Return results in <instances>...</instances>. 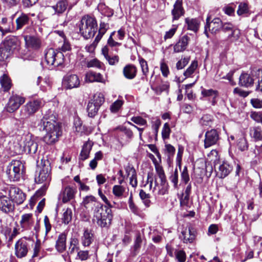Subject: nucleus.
<instances>
[{"mask_svg":"<svg viewBox=\"0 0 262 262\" xmlns=\"http://www.w3.org/2000/svg\"><path fill=\"white\" fill-rule=\"evenodd\" d=\"M73 213L70 208H67L63 213L61 221L62 223L68 225L71 221L72 219Z\"/></svg>","mask_w":262,"mask_h":262,"instance_id":"c03bdc74","label":"nucleus"},{"mask_svg":"<svg viewBox=\"0 0 262 262\" xmlns=\"http://www.w3.org/2000/svg\"><path fill=\"white\" fill-rule=\"evenodd\" d=\"M92 144L91 142H86L82 146V150L79 156V159L84 161L89 157L90 152L92 149Z\"/></svg>","mask_w":262,"mask_h":262,"instance_id":"e433bc0d","label":"nucleus"},{"mask_svg":"<svg viewBox=\"0 0 262 262\" xmlns=\"http://www.w3.org/2000/svg\"><path fill=\"white\" fill-rule=\"evenodd\" d=\"M34 219L32 213H26L21 215L19 222L21 228L28 230L31 229L34 224Z\"/></svg>","mask_w":262,"mask_h":262,"instance_id":"393cba45","label":"nucleus"},{"mask_svg":"<svg viewBox=\"0 0 262 262\" xmlns=\"http://www.w3.org/2000/svg\"><path fill=\"white\" fill-rule=\"evenodd\" d=\"M96 202L95 197L93 195H88L83 198L82 204L85 208H88L92 205L95 207L97 205Z\"/></svg>","mask_w":262,"mask_h":262,"instance_id":"a18cd8bd","label":"nucleus"},{"mask_svg":"<svg viewBox=\"0 0 262 262\" xmlns=\"http://www.w3.org/2000/svg\"><path fill=\"white\" fill-rule=\"evenodd\" d=\"M189 57H184L177 62L176 67L178 70H181L184 68L189 62Z\"/></svg>","mask_w":262,"mask_h":262,"instance_id":"0e129e2a","label":"nucleus"},{"mask_svg":"<svg viewBox=\"0 0 262 262\" xmlns=\"http://www.w3.org/2000/svg\"><path fill=\"white\" fill-rule=\"evenodd\" d=\"M221 29L224 32L229 33L228 38L229 39H237L240 35L239 30L234 29L232 24L229 23H222Z\"/></svg>","mask_w":262,"mask_h":262,"instance_id":"4be33fe9","label":"nucleus"},{"mask_svg":"<svg viewBox=\"0 0 262 262\" xmlns=\"http://www.w3.org/2000/svg\"><path fill=\"white\" fill-rule=\"evenodd\" d=\"M160 188H158V194L160 195H164L168 193V184L167 180L160 181L159 183Z\"/></svg>","mask_w":262,"mask_h":262,"instance_id":"3c124183","label":"nucleus"},{"mask_svg":"<svg viewBox=\"0 0 262 262\" xmlns=\"http://www.w3.org/2000/svg\"><path fill=\"white\" fill-rule=\"evenodd\" d=\"M15 30V27L13 21H8V19L6 17H3L0 20V31L2 32L3 36L5 35L7 33H11Z\"/></svg>","mask_w":262,"mask_h":262,"instance_id":"b1692460","label":"nucleus"},{"mask_svg":"<svg viewBox=\"0 0 262 262\" xmlns=\"http://www.w3.org/2000/svg\"><path fill=\"white\" fill-rule=\"evenodd\" d=\"M98 9L102 15L107 17H111L114 14L113 10L103 4H99L98 6Z\"/></svg>","mask_w":262,"mask_h":262,"instance_id":"79ce46f5","label":"nucleus"},{"mask_svg":"<svg viewBox=\"0 0 262 262\" xmlns=\"http://www.w3.org/2000/svg\"><path fill=\"white\" fill-rule=\"evenodd\" d=\"M30 17L28 14L21 13L16 19V27L15 30H18L22 29L25 25L29 24Z\"/></svg>","mask_w":262,"mask_h":262,"instance_id":"473e14b6","label":"nucleus"},{"mask_svg":"<svg viewBox=\"0 0 262 262\" xmlns=\"http://www.w3.org/2000/svg\"><path fill=\"white\" fill-rule=\"evenodd\" d=\"M237 147L238 149L242 151L248 150V144L245 137H242L238 140L237 142Z\"/></svg>","mask_w":262,"mask_h":262,"instance_id":"09e8293b","label":"nucleus"},{"mask_svg":"<svg viewBox=\"0 0 262 262\" xmlns=\"http://www.w3.org/2000/svg\"><path fill=\"white\" fill-rule=\"evenodd\" d=\"M25 151L30 155L35 154L38 149V143L31 135L28 134L23 138Z\"/></svg>","mask_w":262,"mask_h":262,"instance_id":"ddd939ff","label":"nucleus"},{"mask_svg":"<svg viewBox=\"0 0 262 262\" xmlns=\"http://www.w3.org/2000/svg\"><path fill=\"white\" fill-rule=\"evenodd\" d=\"M86 79L90 82H104L103 76L100 74L95 72H90L86 74Z\"/></svg>","mask_w":262,"mask_h":262,"instance_id":"ea45409f","label":"nucleus"},{"mask_svg":"<svg viewBox=\"0 0 262 262\" xmlns=\"http://www.w3.org/2000/svg\"><path fill=\"white\" fill-rule=\"evenodd\" d=\"M24 37L28 47L34 49H38L40 47L41 41L39 38L29 35H25Z\"/></svg>","mask_w":262,"mask_h":262,"instance_id":"2f4dec72","label":"nucleus"},{"mask_svg":"<svg viewBox=\"0 0 262 262\" xmlns=\"http://www.w3.org/2000/svg\"><path fill=\"white\" fill-rule=\"evenodd\" d=\"M210 115L206 114L203 116L200 120V123L202 126H211L212 119Z\"/></svg>","mask_w":262,"mask_h":262,"instance_id":"8fccbe9b","label":"nucleus"},{"mask_svg":"<svg viewBox=\"0 0 262 262\" xmlns=\"http://www.w3.org/2000/svg\"><path fill=\"white\" fill-rule=\"evenodd\" d=\"M251 118L257 123L262 124V113L260 112H253L251 113Z\"/></svg>","mask_w":262,"mask_h":262,"instance_id":"e2e57ef3","label":"nucleus"},{"mask_svg":"<svg viewBox=\"0 0 262 262\" xmlns=\"http://www.w3.org/2000/svg\"><path fill=\"white\" fill-rule=\"evenodd\" d=\"M104 102V98L102 93H97L94 94L87 105L86 111L89 117L94 118L97 114L100 107Z\"/></svg>","mask_w":262,"mask_h":262,"instance_id":"0eeeda50","label":"nucleus"},{"mask_svg":"<svg viewBox=\"0 0 262 262\" xmlns=\"http://www.w3.org/2000/svg\"><path fill=\"white\" fill-rule=\"evenodd\" d=\"M185 14V10L183 7L182 0H177L173 5V8L171 11L172 21L178 20L180 17Z\"/></svg>","mask_w":262,"mask_h":262,"instance_id":"5701e85b","label":"nucleus"},{"mask_svg":"<svg viewBox=\"0 0 262 262\" xmlns=\"http://www.w3.org/2000/svg\"><path fill=\"white\" fill-rule=\"evenodd\" d=\"M52 118V115L46 114L38 124L39 129L46 133L43 141L48 144L57 142L62 134L60 126Z\"/></svg>","mask_w":262,"mask_h":262,"instance_id":"f257e3e1","label":"nucleus"},{"mask_svg":"<svg viewBox=\"0 0 262 262\" xmlns=\"http://www.w3.org/2000/svg\"><path fill=\"white\" fill-rule=\"evenodd\" d=\"M131 121L139 125H147V121L140 116L133 117Z\"/></svg>","mask_w":262,"mask_h":262,"instance_id":"69168bd1","label":"nucleus"},{"mask_svg":"<svg viewBox=\"0 0 262 262\" xmlns=\"http://www.w3.org/2000/svg\"><path fill=\"white\" fill-rule=\"evenodd\" d=\"M76 192V187L67 186L62 189L59 197L63 203H66L74 199Z\"/></svg>","mask_w":262,"mask_h":262,"instance_id":"6ab92c4d","label":"nucleus"},{"mask_svg":"<svg viewBox=\"0 0 262 262\" xmlns=\"http://www.w3.org/2000/svg\"><path fill=\"white\" fill-rule=\"evenodd\" d=\"M79 239L76 237H71L70 239L69 246L68 250L67 255H62V257L65 260L69 258V255H72L75 252H78L79 251Z\"/></svg>","mask_w":262,"mask_h":262,"instance_id":"a878e982","label":"nucleus"},{"mask_svg":"<svg viewBox=\"0 0 262 262\" xmlns=\"http://www.w3.org/2000/svg\"><path fill=\"white\" fill-rule=\"evenodd\" d=\"M204 147L207 148L217 143L219 140V134L215 129H211L206 132L205 135Z\"/></svg>","mask_w":262,"mask_h":262,"instance_id":"f3484780","label":"nucleus"},{"mask_svg":"<svg viewBox=\"0 0 262 262\" xmlns=\"http://www.w3.org/2000/svg\"><path fill=\"white\" fill-rule=\"evenodd\" d=\"M80 34L85 38L93 37L97 31V23L95 18L89 15L83 16L79 25Z\"/></svg>","mask_w":262,"mask_h":262,"instance_id":"7ed1b4c3","label":"nucleus"},{"mask_svg":"<svg viewBox=\"0 0 262 262\" xmlns=\"http://www.w3.org/2000/svg\"><path fill=\"white\" fill-rule=\"evenodd\" d=\"M39 171H36L35 182L37 183H49L51 180V166L47 162V164H44L41 167L38 168Z\"/></svg>","mask_w":262,"mask_h":262,"instance_id":"1a4fd4ad","label":"nucleus"},{"mask_svg":"<svg viewBox=\"0 0 262 262\" xmlns=\"http://www.w3.org/2000/svg\"><path fill=\"white\" fill-rule=\"evenodd\" d=\"M112 208L97 203L94 209L93 221L101 228H108L112 224L113 214Z\"/></svg>","mask_w":262,"mask_h":262,"instance_id":"f03ea898","label":"nucleus"},{"mask_svg":"<svg viewBox=\"0 0 262 262\" xmlns=\"http://www.w3.org/2000/svg\"><path fill=\"white\" fill-rule=\"evenodd\" d=\"M107 25L105 23H101L100 24L99 29L98 31V34L95 38L96 43H98L100 40L103 35L107 31Z\"/></svg>","mask_w":262,"mask_h":262,"instance_id":"37998d69","label":"nucleus"},{"mask_svg":"<svg viewBox=\"0 0 262 262\" xmlns=\"http://www.w3.org/2000/svg\"><path fill=\"white\" fill-rule=\"evenodd\" d=\"M20 45V41L15 36H7L2 44L11 54L15 51H17L19 50Z\"/></svg>","mask_w":262,"mask_h":262,"instance_id":"dca6fc26","label":"nucleus"},{"mask_svg":"<svg viewBox=\"0 0 262 262\" xmlns=\"http://www.w3.org/2000/svg\"><path fill=\"white\" fill-rule=\"evenodd\" d=\"M25 102V99L18 95L11 96L5 106L6 111L9 113H13Z\"/></svg>","mask_w":262,"mask_h":262,"instance_id":"4468645a","label":"nucleus"},{"mask_svg":"<svg viewBox=\"0 0 262 262\" xmlns=\"http://www.w3.org/2000/svg\"><path fill=\"white\" fill-rule=\"evenodd\" d=\"M262 71L259 69L252 71L251 74L243 72L239 77L238 84L242 87L251 88L256 80L260 79Z\"/></svg>","mask_w":262,"mask_h":262,"instance_id":"423d86ee","label":"nucleus"},{"mask_svg":"<svg viewBox=\"0 0 262 262\" xmlns=\"http://www.w3.org/2000/svg\"><path fill=\"white\" fill-rule=\"evenodd\" d=\"M222 23V21L220 18H214L213 20L210 21V16L207 17L204 31V33L206 34V36L208 37L207 33L208 29L212 34H215L219 32L221 30Z\"/></svg>","mask_w":262,"mask_h":262,"instance_id":"2eb2a0df","label":"nucleus"},{"mask_svg":"<svg viewBox=\"0 0 262 262\" xmlns=\"http://www.w3.org/2000/svg\"><path fill=\"white\" fill-rule=\"evenodd\" d=\"M139 61L140 64L143 74L146 76L148 73V67L147 61L143 58L139 57Z\"/></svg>","mask_w":262,"mask_h":262,"instance_id":"5fc2aeb1","label":"nucleus"},{"mask_svg":"<svg viewBox=\"0 0 262 262\" xmlns=\"http://www.w3.org/2000/svg\"><path fill=\"white\" fill-rule=\"evenodd\" d=\"M94 236L92 231L88 229H85L80 237L81 244L84 247H89L94 241Z\"/></svg>","mask_w":262,"mask_h":262,"instance_id":"c756f323","label":"nucleus"},{"mask_svg":"<svg viewBox=\"0 0 262 262\" xmlns=\"http://www.w3.org/2000/svg\"><path fill=\"white\" fill-rule=\"evenodd\" d=\"M250 135L255 141L262 140V129L259 126H255L250 129Z\"/></svg>","mask_w":262,"mask_h":262,"instance_id":"4c0bfd02","label":"nucleus"},{"mask_svg":"<svg viewBox=\"0 0 262 262\" xmlns=\"http://www.w3.org/2000/svg\"><path fill=\"white\" fill-rule=\"evenodd\" d=\"M198 61L196 60L193 61L190 66L187 69L184 73V75L186 77H189L194 72L198 67Z\"/></svg>","mask_w":262,"mask_h":262,"instance_id":"de8ad7c7","label":"nucleus"},{"mask_svg":"<svg viewBox=\"0 0 262 262\" xmlns=\"http://www.w3.org/2000/svg\"><path fill=\"white\" fill-rule=\"evenodd\" d=\"M196 236V230L191 226L183 228L179 235L180 239L184 243H192Z\"/></svg>","mask_w":262,"mask_h":262,"instance_id":"f8f14e48","label":"nucleus"},{"mask_svg":"<svg viewBox=\"0 0 262 262\" xmlns=\"http://www.w3.org/2000/svg\"><path fill=\"white\" fill-rule=\"evenodd\" d=\"M102 54L110 65L113 66L117 64L119 60L118 55L111 56L108 54V48L107 46L104 47L101 50Z\"/></svg>","mask_w":262,"mask_h":262,"instance_id":"f704fd0d","label":"nucleus"},{"mask_svg":"<svg viewBox=\"0 0 262 262\" xmlns=\"http://www.w3.org/2000/svg\"><path fill=\"white\" fill-rule=\"evenodd\" d=\"M125 191V188L123 186L120 185H114L112 189L113 194L119 199L123 198Z\"/></svg>","mask_w":262,"mask_h":262,"instance_id":"a19ab883","label":"nucleus"},{"mask_svg":"<svg viewBox=\"0 0 262 262\" xmlns=\"http://www.w3.org/2000/svg\"><path fill=\"white\" fill-rule=\"evenodd\" d=\"M103 66V63L97 59H92L88 61L87 63V67L88 68L93 67L97 68L98 69H102Z\"/></svg>","mask_w":262,"mask_h":262,"instance_id":"4d7b16f0","label":"nucleus"},{"mask_svg":"<svg viewBox=\"0 0 262 262\" xmlns=\"http://www.w3.org/2000/svg\"><path fill=\"white\" fill-rule=\"evenodd\" d=\"M74 130L78 133H82L84 131L81 121L79 119H76L74 122Z\"/></svg>","mask_w":262,"mask_h":262,"instance_id":"bf43d9fd","label":"nucleus"},{"mask_svg":"<svg viewBox=\"0 0 262 262\" xmlns=\"http://www.w3.org/2000/svg\"><path fill=\"white\" fill-rule=\"evenodd\" d=\"M189 40V37L187 35H184L180 37L173 46L174 52L179 53L185 51L188 45Z\"/></svg>","mask_w":262,"mask_h":262,"instance_id":"cd10ccee","label":"nucleus"},{"mask_svg":"<svg viewBox=\"0 0 262 262\" xmlns=\"http://www.w3.org/2000/svg\"><path fill=\"white\" fill-rule=\"evenodd\" d=\"M0 83L1 84L2 88L3 89L4 91H8L11 87V81L10 78L7 74H3L2 76L0 77Z\"/></svg>","mask_w":262,"mask_h":262,"instance_id":"58836bf2","label":"nucleus"},{"mask_svg":"<svg viewBox=\"0 0 262 262\" xmlns=\"http://www.w3.org/2000/svg\"><path fill=\"white\" fill-rule=\"evenodd\" d=\"M24 171V165L20 160H13L6 168V174L11 181H18Z\"/></svg>","mask_w":262,"mask_h":262,"instance_id":"20e7f679","label":"nucleus"},{"mask_svg":"<svg viewBox=\"0 0 262 262\" xmlns=\"http://www.w3.org/2000/svg\"><path fill=\"white\" fill-rule=\"evenodd\" d=\"M42 105L40 100L36 99L28 102L20 110L22 119L27 118L33 116Z\"/></svg>","mask_w":262,"mask_h":262,"instance_id":"6e6552de","label":"nucleus"},{"mask_svg":"<svg viewBox=\"0 0 262 262\" xmlns=\"http://www.w3.org/2000/svg\"><path fill=\"white\" fill-rule=\"evenodd\" d=\"M28 242H31V240L30 238L23 237L15 243V254L17 258H23L27 255L29 249Z\"/></svg>","mask_w":262,"mask_h":262,"instance_id":"9d476101","label":"nucleus"},{"mask_svg":"<svg viewBox=\"0 0 262 262\" xmlns=\"http://www.w3.org/2000/svg\"><path fill=\"white\" fill-rule=\"evenodd\" d=\"M169 88V85L167 82H165L164 83H162L154 88H152V89L155 91V92L158 94H160L162 92L164 91H167L168 90Z\"/></svg>","mask_w":262,"mask_h":262,"instance_id":"864d4df0","label":"nucleus"},{"mask_svg":"<svg viewBox=\"0 0 262 262\" xmlns=\"http://www.w3.org/2000/svg\"><path fill=\"white\" fill-rule=\"evenodd\" d=\"M11 55V53L8 52L4 46L1 45L0 47V61H4L7 59Z\"/></svg>","mask_w":262,"mask_h":262,"instance_id":"13d9d810","label":"nucleus"},{"mask_svg":"<svg viewBox=\"0 0 262 262\" xmlns=\"http://www.w3.org/2000/svg\"><path fill=\"white\" fill-rule=\"evenodd\" d=\"M249 11V7L247 3H241L239 4L237 11V13L238 15L247 14Z\"/></svg>","mask_w":262,"mask_h":262,"instance_id":"603ef678","label":"nucleus"},{"mask_svg":"<svg viewBox=\"0 0 262 262\" xmlns=\"http://www.w3.org/2000/svg\"><path fill=\"white\" fill-rule=\"evenodd\" d=\"M203 97H206L211 101L212 105H214L216 102V98L219 96L218 91L212 89H203L201 92Z\"/></svg>","mask_w":262,"mask_h":262,"instance_id":"7c9ffc66","label":"nucleus"},{"mask_svg":"<svg viewBox=\"0 0 262 262\" xmlns=\"http://www.w3.org/2000/svg\"><path fill=\"white\" fill-rule=\"evenodd\" d=\"M137 69L133 64H127L124 68L123 73L124 77L128 79L134 78L137 74Z\"/></svg>","mask_w":262,"mask_h":262,"instance_id":"72a5a7b5","label":"nucleus"},{"mask_svg":"<svg viewBox=\"0 0 262 262\" xmlns=\"http://www.w3.org/2000/svg\"><path fill=\"white\" fill-rule=\"evenodd\" d=\"M67 234L64 232L60 233L56 240L55 248L56 250L62 253L64 252L67 248Z\"/></svg>","mask_w":262,"mask_h":262,"instance_id":"c85d7f7f","label":"nucleus"},{"mask_svg":"<svg viewBox=\"0 0 262 262\" xmlns=\"http://www.w3.org/2000/svg\"><path fill=\"white\" fill-rule=\"evenodd\" d=\"M160 69L162 75L164 77H167L169 73L168 67L163 60L160 63Z\"/></svg>","mask_w":262,"mask_h":262,"instance_id":"774afa93","label":"nucleus"},{"mask_svg":"<svg viewBox=\"0 0 262 262\" xmlns=\"http://www.w3.org/2000/svg\"><path fill=\"white\" fill-rule=\"evenodd\" d=\"M217 177L221 179L226 177L232 171V166L227 161L220 163L217 168L215 167Z\"/></svg>","mask_w":262,"mask_h":262,"instance_id":"412c9836","label":"nucleus"},{"mask_svg":"<svg viewBox=\"0 0 262 262\" xmlns=\"http://www.w3.org/2000/svg\"><path fill=\"white\" fill-rule=\"evenodd\" d=\"M89 258V251L86 250H79L77 252L76 259L85 260Z\"/></svg>","mask_w":262,"mask_h":262,"instance_id":"338daca9","label":"nucleus"},{"mask_svg":"<svg viewBox=\"0 0 262 262\" xmlns=\"http://www.w3.org/2000/svg\"><path fill=\"white\" fill-rule=\"evenodd\" d=\"M178 177H179L178 170L176 168L174 170V172L171 174V176L169 178V181L173 184V188L176 189H179Z\"/></svg>","mask_w":262,"mask_h":262,"instance_id":"49530a36","label":"nucleus"},{"mask_svg":"<svg viewBox=\"0 0 262 262\" xmlns=\"http://www.w3.org/2000/svg\"><path fill=\"white\" fill-rule=\"evenodd\" d=\"M15 209V205L10 197L6 195L0 196V210L5 213H12Z\"/></svg>","mask_w":262,"mask_h":262,"instance_id":"a211bd4d","label":"nucleus"},{"mask_svg":"<svg viewBox=\"0 0 262 262\" xmlns=\"http://www.w3.org/2000/svg\"><path fill=\"white\" fill-rule=\"evenodd\" d=\"M128 206L130 210L133 213L137 215L139 213V210L138 208L136 206L133 202V196L132 194H130L128 200Z\"/></svg>","mask_w":262,"mask_h":262,"instance_id":"052dcab7","label":"nucleus"},{"mask_svg":"<svg viewBox=\"0 0 262 262\" xmlns=\"http://www.w3.org/2000/svg\"><path fill=\"white\" fill-rule=\"evenodd\" d=\"M185 23L187 24V28L188 30L196 32L199 28L200 23L196 18H185Z\"/></svg>","mask_w":262,"mask_h":262,"instance_id":"c9c22d12","label":"nucleus"},{"mask_svg":"<svg viewBox=\"0 0 262 262\" xmlns=\"http://www.w3.org/2000/svg\"><path fill=\"white\" fill-rule=\"evenodd\" d=\"M62 84L67 89H71L78 87L80 80L76 75L67 74L63 77Z\"/></svg>","mask_w":262,"mask_h":262,"instance_id":"aec40b11","label":"nucleus"},{"mask_svg":"<svg viewBox=\"0 0 262 262\" xmlns=\"http://www.w3.org/2000/svg\"><path fill=\"white\" fill-rule=\"evenodd\" d=\"M68 6V2L67 0H60L57 3L51 6V8L54 10L53 15L60 16L67 10Z\"/></svg>","mask_w":262,"mask_h":262,"instance_id":"bb28decb","label":"nucleus"},{"mask_svg":"<svg viewBox=\"0 0 262 262\" xmlns=\"http://www.w3.org/2000/svg\"><path fill=\"white\" fill-rule=\"evenodd\" d=\"M123 104V101L122 100H117L115 101L110 107V110L113 113L117 112Z\"/></svg>","mask_w":262,"mask_h":262,"instance_id":"6e6d98bb","label":"nucleus"},{"mask_svg":"<svg viewBox=\"0 0 262 262\" xmlns=\"http://www.w3.org/2000/svg\"><path fill=\"white\" fill-rule=\"evenodd\" d=\"M45 58L49 66L57 67L62 66L64 62V56L62 52L58 50L49 48L45 51Z\"/></svg>","mask_w":262,"mask_h":262,"instance_id":"39448f33","label":"nucleus"},{"mask_svg":"<svg viewBox=\"0 0 262 262\" xmlns=\"http://www.w3.org/2000/svg\"><path fill=\"white\" fill-rule=\"evenodd\" d=\"M171 132L170 128L169 127L168 123H165L164 124L162 130V136L163 139H167L169 138L170 133Z\"/></svg>","mask_w":262,"mask_h":262,"instance_id":"680f3d73","label":"nucleus"},{"mask_svg":"<svg viewBox=\"0 0 262 262\" xmlns=\"http://www.w3.org/2000/svg\"><path fill=\"white\" fill-rule=\"evenodd\" d=\"M8 195L13 202L17 205L21 204L26 199V194L23 190L15 186L10 187Z\"/></svg>","mask_w":262,"mask_h":262,"instance_id":"9b49d317","label":"nucleus"}]
</instances>
